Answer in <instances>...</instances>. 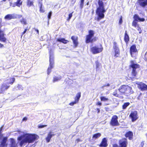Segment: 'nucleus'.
Returning a JSON list of instances; mask_svg holds the SVG:
<instances>
[{"label":"nucleus","instance_id":"f257e3e1","mask_svg":"<svg viewBox=\"0 0 147 147\" xmlns=\"http://www.w3.org/2000/svg\"><path fill=\"white\" fill-rule=\"evenodd\" d=\"M24 138L22 140L20 144L21 146H22L25 143H32L37 139L38 136L35 134H26L23 136Z\"/></svg>","mask_w":147,"mask_h":147},{"label":"nucleus","instance_id":"f03ea898","mask_svg":"<svg viewBox=\"0 0 147 147\" xmlns=\"http://www.w3.org/2000/svg\"><path fill=\"white\" fill-rule=\"evenodd\" d=\"M118 90L122 95L124 94L126 96H128L134 92L132 88L126 84L121 85Z\"/></svg>","mask_w":147,"mask_h":147},{"label":"nucleus","instance_id":"7ed1b4c3","mask_svg":"<svg viewBox=\"0 0 147 147\" xmlns=\"http://www.w3.org/2000/svg\"><path fill=\"white\" fill-rule=\"evenodd\" d=\"M95 32L92 30H90L88 31V34L86 35L85 42L86 43H92L96 41L97 39L96 37L94 36Z\"/></svg>","mask_w":147,"mask_h":147},{"label":"nucleus","instance_id":"20e7f679","mask_svg":"<svg viewBox=\"0 0 147 147\" xmlns=\"http://www.w3.org/2000/svg\"><path fill=\"white\" fill-rule=\"evenodd\" d=\"M131 64L129 65L130 68H132L131 75L134 77H136L137 75V72L136 69L140 68V65L137 63H135L133 60L130 61Z\"/></svg>","mask_w":147,"mask_h":147},{"label":"nucleus","instance_id":"39448f33","mask_svg":"<svg viewBox=\"0 0 147 147\" xmlns=\"http://www.w3.org/2000/svg\"><path fill=\"white\" fill-rule=\"evenodd\" d=\"M103 50V48L102 45H100L99 47L94 46L92 47L90 49V51L94 54L99 53L101 52Z\"/></svg>","mask_w":147,"mask_h":147},{"label":"nucleus","instance_id":"423d86ee","mask_svg":"<svg viewBox=\"0 0 147 147\" xmlns=\"http://www.w3.org/2000/svg\"><path fill=\"white\" fill-rule=\"evenodd\" d=\"M118 117L116 115H113L110 122V125L112 126H118L119 125L118 121Z\"/></svg>","mask_w":147,"mask_h":147},{"label":"nucleus","instance_id":"0eeeda50","mask_svg":"<svg viewBox=\"0 0 147 147\" xmlns=\"http://www.w3.org/2000/svg\"><path fill=\"white\" fill-rule=\"evenodd\" d=\"M129 53L131 56L132 57H134V55L138 53V50L135 44H134L130 47L129 48Z\"/></svg>","mask_w":147,"mask_h":147},{"label":"nucleus","instance_id":"6e6552de","mask_svg":"<svg viewBox=\"0 0 147 147\" xmlns=\"http://www.w3.org/2000/svg\"><path fill=\"white\" fill-rule=\"evenodd\" d=\"M118 143L120 147H127L128 142L127 138H123L119 140Z\"/></svg>","mask_w":147,"mask_h":147},{"label":"nucleus","instance_id":"1a4fd4ad","mask_svg":"<svg viewBox=\"0 0 147 147\" xmlns=\"http://www.w3.org/2000/svg\"><path fill=\"white\" fill-rule=\"evenodd\" d=\"M2 26V25H0V41L3 43H7V40L5 36L3 31L1 30Z\"/></svg>","mask_w":147,"mask_h":147},{"label":"nucleus","instance_id":"9d476101","mask_svg":"<svg viewBox=\"0 0 147 147\" xmlns=\"http://www.w3.org/2000/svg\"><path fill=\"white\" fill-rule=\"evenodd\" d=\"M138 88L141 91L147 90V85L145 84L140 82L136 83Z\"/></svg>","mask_w":147,"mask_h":147},{"label":"nucleus","instance_id":"9b49d317","mask_svg":"<svg viewBox=\"0 0 147 147\" xmlns=\"http://www.w3.org/2000/svg\"><path fill=\"white\" fill-rule=\"evenodd\" d=\"M7 83H4L2 84L0 88V94H3L5 90L8 89L10 87Z\"/></svg>","mask_w":147,"mask_h":147},{"label":"nucleus","instance_id":"f8f14e48","mask_svg":"<svg viewBox=\"0 0 147 147\" xmlns=\"http://www.w3.org/2000/svg\"><path fill=\"white\" fill-rule=\"evenodd\" d=\"M81 96V92H79L78 93L74 98V101L70 102L69 105L70 106H73L74 104L78 103Z\"/></svg>","mask_w":147,"mask_h":147},{"label":"nucleus","instance_id":"ddd939ff","mask_svg":"<svg viewBox=\"0 0 147 147\" xmlns=\"http://www.w3.org/2000/svg\"><path fill=\"white\" fill-rule=\"evenodd\" d=\"M129 117L131 118L132 121H135L138 118L137 112L136 111L131 112L129 115Z\"/></svg>","mask_w":147,"mask_h":147},{"label":"nucleus","instance_id":"4468645a","mask_svg":"<svg viewBox=\"0 0 147 147\" xmlns=\"http://www.w3.org/2000/svg\"><path fill=\"white\" fill-rule=\"evenodd\" d=\"M49 66L47 69V74H49L51 71V69L53 67L54 64V60L53 58L50 57L49 59Z\"/></svg>","mask_w":147,"mask_h":147},{"label":"nucleus","instance_id":"2eb2a0df","mask_svg":"<svg viewBox=\"0 0 147 147\" xmlns=\"http://www.w3.org/2000/svg\"><path fill=\"white\" fill-rule=\"evenodd\" d=\"M124 136L126 138H128L129 140H131L133 138V133L132 131H128L125 133Z\"/></svg>","mask_w":147,"mask_h":147},{"label":"nucleus","instance_id":"dca6fc26","mask_svg":"<svg viewBox=\"0 0 147 147\" xmlns=\"http://www.w3.org/2000/svg\"><path fill=\"white\" fill-rule=\"evenodd\" d=\"M107 142V139L105 138H103L99 145V147H107L108 145Z\"/></svg>","mask_w":147,"mask_h":147},{"label":"nucleus","instance_id":"f3484780","mask_svg":"<svg viewBox=\"0 0 147 147\" xmlns=\"http://www.w3.org/2000/svg\"><path fill=\"white\" fill-rule=\"evenodd\" d=\"M71 39L73 41L74 45V47L76 48L78 46V37L75 36H72L71 37Z\"/></svg>","mask_w":147,"mask_h":147},{"label":"nucleus","instance_id":"a211bd4d","mask_svg":"<svg viewBox=\"0 0 147 147\" xmlns=\"http://www.w3.org/2000/svg\"><path fill=\"white\" fill-rule=\"evenodd\" d=\"M139 5L142 7H144L147 6V0H138Z\"/></svg>","mask_w":147,"mask_h":147},{"label":"nucleus","instance_id":"6ab92c4d","mask_svg":"<svg viewBox=\"0 0 147 147\" xmlns=\"http://www.w3.org/2000/svg\"><path fill=\"white\" fill-rule=\"evenodd\" d=\"M114 96L119 98H123V97L122 96V94L119 91L118 92L117 90H115L113 93Z\"/></svg>","mask_w":147,"mask_h":147},{"label":"nucleus","instance_id":"aec40b11","mask_svg":"<svg viewBox=\"0 0 147 147\" xmlns=\"http://www.w3.org/2000/svg\"><path fill=\"white\" fill-rule=\"evenodd\" d=\"M134 20L139 22H144L145 21V19L143 18H140L137 14H135L133 17Z\"/></svg>","mask_w":147,"mask_h":147},{"label":"nucleus","instance_id":"412c9836","mask_svg":"<svg viewBox=\"0 0 147 147\" xmlns=\"http://www.w3.org/2000/svg\"><path fill=\"white\" fill-rule=\"evenodd\" d=\"M124 40L126 44H128L129 41V38L127 34L126 30H125V32L124 37Z\"/></svg>","mask_w":147,"mask_h":147},{"label":"nucleus","instance_id":"4be33fe9","mask_svg":"<svg viewBox=\"0 0 147 147\" xmlns=\"http://www.w3.org/2000/svg\"><path fill=\"white\" fill-rule=\"evenodd\" d=\"M55 135V134H52V132H49L47 137L45 138L46 142H49L50 141L51 138L52 137V136H54Z\"/></svg>","mask_w":147,"mask_h":147},{"label":"nucleus","instance_id":"5701e85b","mask_svg":"<svg viewBox=\"0 0 147 147\" xmlns=\"http://www.w3.org/2000/svg\"><path fill=\"white\" fill-rule=\"evenodd\" d=\"M114 50V56L115 58L119 57L120 55V51L119 49H115Z\"/></svg>","mask_w":147,"mask_h":147},{"label":"nucleus","instance_id":"b1692460","mask_svg":"<svg viewBox=\"0 0 147 147\" xmlns=\"http://www.w3.org/2000/svg\"><path fill=\"white\" fill-rule=\"evenodd\" d=\"M10 147H17V145L15 140L12 138H11L10 139Z\"/></svg>","mask_w":147,"mask_h":147},{"label":"nucleus","instance_id":"393cba45","mask_svg":"<svg viewBox=\"0 0 147 147\" xmlns=\"http://www.w3.org/2000/svg\"><path fill=\"white\" fill-rule=\"evenodd\" d=\"M22 4V0H17L16 2H15L13 7H15L17 6L18 7H20L21 5Z\"/></svg>","mask_w":147,"mask_h":147},{"label":"nucleus","instance_id":"a878e982","mask_svg":"<svg viewBox=\"0 0 147 147\" xmlns=\"http://www.w3.org/2000/svg\"><path fill=\"white\" fill-rule=\"evenodd\" d=\"M16 18L14 17L13 14H8L6 15L4 17V19L5 20H10L11 19H15Z\"/></svg>","mask_w":147,"mask_h":147},{"label":"nucleus","instance_id":"bb28decb","mask_svg":"<svg viewBox=\"0 0 147 147\" xmlns=\"http://www.w3.org/2000/svg\"><path fill=\"white\" fill-rule=\"evenodd\" d=\"M7 80L9 81V82L7 83V84H10L12 85L14 82L15 79L14 77L9 78V79H8Z\"/></svg>","mask_w":147,"mask_h":147},{"label":"nucleus","instance_id":"cd10ccee","mask_svg":"<svg viewBox=\"0 0 147 147\" xmlns=\"http://www.w3.org/2000/svg\"><path fill=\"white\" fill-rule=\"evenodd\" d=\"M101 136V134L100 133H97L94 134L92 136L93 140H96L100 137Z\"/></svg>","mask_w":147,"mask_h":147},{"label":"nucleus","instance_id":"c85d7f7f","mask_svg":"<svg viewBox=\"0 0 147 147\" xmlns=\"http://www.w3.org/2000/svg\"><path fill=\"white\" fill-rule=\"evenodd\" d=\"M61 76H59L58 77L57 76H54L53 78V82L54 83L55 82H57L59 81L61 79Z\"/></svg>","mask_w":147,"mask_h":147},{"label":"nucleus","instance_id":"c756f323","mask_svg":"<svg viewBox=\"0 0 147 147\" xmlns=\"http://www.w3.org/2000/svg\"><path fill=\"white\" fill-rule=\"evenodd\" d=\"M34 2L33 1H31L30 0H27V5L28 7H30L31 6H34Z\"/></svg>","mask_w":147,"mask_h":147},{"label":"nucleus","instance_id":"7c9ffc66","mask_svg":"<svg viewBox=\"0 0 147 147\" xmlns=\"http://www.w3.org/2000/svg\"><path fill=\"white\" fill-rule=\"evenodd\" d=\"M20 22L22 24L24 25H26L27 24L26 20L24 18H22L20 20Z\"/></svg>","mask_w":147,"mask_h":147},{"label":"nucleus","instance_id":"2f4dec72","mask_svg":"<svg viewBox=\"0 0 147 147\" xmlns=\"http://www.w3.org/2000/svg\"><path fill=\"white\" fill-rule=\"evenodd\" d=\"M39 3L40 4L39 6V11L40 13H44L45 11L42 8V3L40 2H39Z\"/></svg>","mask_w":147,"mask_h":147},{"label":"nucleus","instance_id":"473e14b6","mask_svg":"<svg viewBox=\"0 0 147 147\" xmlns=\"http://www.w3.org/2000/svg\"><path fill=\"white\" fill-rule=\"evenodd\" d=\"M130 103L129 102H126L124 103L122 105V109H126L127 107H128Z\"/></svg>","mask_w":147,"mask_h":147},{"label":"nucleus","instance_id":"72a5a7b5","mask_svg":"<svg viewBox=\"0 0 147 147\" xmlns=\"http://www.w3.org/2000/svg\"><path fill=\"white\" fill-rule=\"evenodd\" d=\"M113 49H119L117 43L115 41L113 42Z\"/></svg>","mask_w":147,"mask_h":147},{"label":"nucleus","instance_id":"f704fd0d","mask_svg":"<svg viewBox=\"0 0 147 147\" xmlns=\"http://www.w3.org/2000/svg\"><path fill=\"white\" fill-rule=\"evenodd\" d=\"M100 100L102 101H106L109 100V99L104 96H101L100 97Z\"/></svg>","mask_w":147,"mask_h":147},{"label":"nucleus","instance_id":"c9c22d12","mask_svg":"<svg viewBox=\"0 0 147 147\" xmlns=\"http://www.w3.org/2000/svg\"><path fill=\"white\" fill-rule=\"evenodd\" d=\"M137 22L134 20L132 22V26L135 27L139 26V25L137 24Z\"/></svg>","mask_w":147,"mask_h":147},{"label":"nucleus","instance_id":"e433bc0d","mask_svg":"<svg viewBox=\"0 0 147 147\" xmlns=\"http://www.w3.org/2000/svg\"><path fill=\"white\" fill-rule=\"evenodd\" d=\"M96 68L97 69L99 67L100 65V63L97 60L95 61Z\"/></svg>","mask_w":147,"mask_h":147},{"label":"nucleus","instance_id":"4c0bfd02","mask_svg":"<svg viewBox=\"0 0 147 147\" xmlns=\"http://www.w3.org/2000/svg\"><path fill=\"white\" fill-rule=\"evenodd\" d=\"M84 0H81L80 1V7L81 9H82L83 7Z\"/></svg>","mask_w":147,"mask_h":147},{"label":"nucleus","instance_id":"58836bf2","mask_svg":"<svg viewBox=\"0 0 147 147\" xmlns=\"http://www.w3.org/2000/svg\"><path fill=\"white\" fill-rule=\"evenodd\" d=\"M30 28V27L28 28V26L26 28L24 29V31L22 33V36L24 34H25L26 33V31L27 30H29Z\"/></svg>","mask_w":147,"mask_h":147},{"label":"nucleus","instance_id":"ea45409f","mask_svg":"<svg viewBox=\"0 0 147 147\" xmlns=\"http://www.w3.org/2000/svg\"><path fill=\"white\" fill-rule=\"evenodd\" d=\"M73 13V12H72L71 13H69L68 15V17L67 19V20L69 21L70 19L71 18L72 16V14Z\"/></svg>","mask_w":147,"mask_h":147},{"label":"nucleus","instance_id":"a19ab883","mask_svg":"<svg viewBox=\"0 0 147 147\" xmlns=\"http://www.w3.org/2000/svg\"><path fill=\"white\" fill-rule=\"evenodd\" d=\"M69 42V41H68L67 40H65L64 38H63L62 43L65 44H66L68 42Z\"/></svg>","mask_w":147,"mask_h":147},{"label":"nucleus","instance_id":"79ce46f5","mask_svg":"<svg viewBox=\"0 0 147 147\" xmlns=\"http://www.w3.org/2000/svg\"><path fill=\"white\" fill-rule=\"evenodd\" d=\"M122 16H121L120 18L119 21V24L120 25H121L122 24Z\"/></svg>","mask_w":147,"mask_h":147},{"label":"nucleus","instance_id":"37998d69","mask_svg":"<svg viewBox=\"0 0 147 147\" xmlns=\"http://www.w3.org/2000/svg\"><path fill=\"white\" fill-rule=\"evenodd\" d=\"M52 15L51 11H50L48 15V18L49 19L51 18V16Z\"/></svg>","mask_w":147,"mask_h":147},{"label":"nucleus","instance_id":"c03bdc74","mask_svg":"<svg viewBox=\"0 0 147 147\" xmlns=\"http://www.w3.org/2000/svg\"><path fill=\"white\" fill-rule=\"evenodd\" d=\"M47 125H40L38 126V128H41L47 126Z\"/></svg>","mask_w":147,"mask_h":147},{"label":"nucleus","instance_id":"a18cd8bd","mask_svg":"<svg viewBox=\"0 0 147 147\" xmlns=\"http://www.w3.org/2000/svg\"><path fill=\"white\" fill-rule=\"evenodd\" d=\"M138 28V30L139 31V33L141 34L142 32V30L141 29V28L139 26H138L137 27Z\"/></svg>","mask_w":147,"mask_h":147},{"label":"nucleus","instance_id":"49530a36","mask_svg":"<svg viewBox=\"0 0 147 147\" xmlns=\"http://www.w3.org/2000/svg\"><path fill=\"white\" fill-rule=\"evenodd\" d=\"M147 52H146V53L145 54L144 56V59L146 61L147 60Z\"/></svg>","mask_w":147,"mask_h":147},{"label":"nucleus","instance_id":"de8ad7c7","mask_svg":"<svg viewBox=\"0 0 147 147\" xmlns=\"http://www.w3.org/2000/svg\"><path fill=\"white\" fill-rule=\"evenodd\" d=\"M35 146V145L34 144H33L32 145H30L29 144H28L26 147H34Z\"/></svg>","mask_w":147,"mask_h":147},{"label":"nucleus","instance_id":"09e8293b","mask_svg":"<svg viewBox=\"0 0 147 147\" xmlns=\"http://www.w3.org/2000/svg\"><path fill=\"white\" fill-rule=\"evenodd\" d=\"M63 39V38H57L56 40V41L62 42Z\"/></svg>","mask_w":147,"mask_h":147},{"label":"nucleus","instance_id":"8fccbe9b","mask_svg":"<svg viewBox=\"0 0 147 147\" xmlns=\"http://www.w3.org/2000/svg\"><path fill=\"white\" fill-rule=\"evenodd\" d=\"M112 147H120L119 145L117 144H114L112 145Z\"/></svg>","mask_w":147,"mask_h":147},{"label":"nucleus","instance_id":"3c124183","mask_svg":"<svg viewBox=\"0 0 147 147\" xmlns=\"http://www.w3.org/2000/svg\"><path fill=\"white\" fill-rule=\"evenodd\" d=\"M97 105L101 106L102 105V103L100 102H98L96 104Z\"/></svg>","mask_w":147,"mask_h":147},{"label":"nucleus","instance_id":"603ef678","mask_svg":"<svg viewBox=\"0 0 147 147\" xmlns=\"http://www.w3.org/2000/svg\"><path fill=\"white\" fill-rule=\"evenodd\" d=\"M3 127V125H2L0 127V133L2 134V131Z\"/></svg>","mask_w":147,"mask_h":147},{"label":"nucleus","instance_id":"864d4df0","mask_svg":"<svg viewBox=\"0 0 147 147\" xmlns=\"http://www.w3.org/2000/svg\"><path fill=\"white\" fill-rule=\"evenodd\" d=\"M27 120V118L26 117H24L22 119V121H26Z\"/></svg>","mask_w":147,"mask_h":147},{"label":"nucleus","instance_id":"5fc2aeb1","mask_svg":"<svg viewBox=\"0 0 147 147\" xmlns=\"http://www.w3.org/2000/svg\"><path fill=\"white\" fill-rule=\"evenodd\" d=\"M3 135L2 134L0 133V140H1L2 138V139L3 138Z\"/></svg>","mask_w":147,"mask_h":147},{"label":"nucleus","instance_id":"6e6d98bb","mask_svg":"<svg viewBox=\"0 0 147 147\" xmlns=\"http://www.w3.org/2000/svg\"><path fill=\"white\" fill-rule=\"evenodd\" d=\"M22 138V136H19L18 138V140H21Z\"/></svg>","mask_w":147,"mask_h":147},{"label":"nucleus","instance_id":"4d7b16f0","mask_svg":"<svg viewBox=\"0 0 147 147\" xmlns=\"http://www.w3.org/2000/svg\"><path fill=\"white\" fill-rule=\"evenodd\" d=\"M4 47L3 45L0 43V48H3Z\"/></svg>","mask_w":147,"mask_h":147},{"label":"nucleus","instance_id":"13d9d810","mask_svg":"<svg viewBox=\"0 0 147 147\" xmlns=\"http://www.w3.org/2000/svg\"><path fill=\"white\" fill-rule=\"evenodd\" d=\"M4 47L3 45L0 43V48H3Z\"/></svg>","mask_w":147,"mask_h":147},{"label":"nucleus","instance_id":"bf43d9fd","mask_svg":"<svg viewBox=\"0 0 147 147\" xmlns=\"http://www.w3.org/2000/svg\"><path fill=\"white\" fill-rule=\"evenodd\" d=\"M22 16L21 15H18V18H22Z\"/></svg>","mask_w":147,"mask_h":147},{"label":"nucleus","instance_id":"052dcab7","mask_svg":"<svg viewBox=\"0 0 147 147\" xmlns=\"http://www.w3.org/2000/svg\"><path fill=\"white\" fill-rule=\"evenodd\" d=\"M110 86V84H107L106 85H104L103 86L104 87H106V86Z\"/></svg>","mask_w":147,"mask_h":147},{"label":"nucleus","instance_id":"680f3d73","mask_svg":"<svg viewBox=\"0 0 147 147\" xmlns=\"http://www.w3.org/2000/svg\"><path fill=\"white\" fill-rule=\"evenodd\" d=\"M96 110L97 111V113H99L100 112V110L98 108H97Z\"/></svg>","mask_w":147,"mask_h":147},{"label":"nucleus","instance_id":"e2e57ef3","mask_svg":"<svg viewBox=\"0 0 147 147\" xmlns=\"http://www.w3.org/2000/svg\"><path fill=\"white\" fill-rule=\"evenodd\" d=\"M35 30L36 32L38 34H39V31H38V30L37 29H35Z\"/></svg>","mask_w":147,"mask_h":147},{"label":"nucleus","instance_id":"0e129e2a","mask_svg":"<svg viewBox=\"0 0 147 147\" xmlns=\"http://www.w3.org/2000/svg\"><path fill=\"white\" fill-rule=\"evenodd\" d=\"M77 140L78 141V142L80 141V140L79 139Z\"/></svg>","mask_w":147,"mask_h":147},{"label":"nucleus","instance_id":"69168bd1","mask_svg":"<svg viewBox=\"0 0 147 147\" xmlns=\"http://www.w3.org/2000/svg\"><path fill=\"white\" fill-rule=\"evenodd\" d=\"M146 138H147V134H146Z\"/></svg>","mask_w":147,"mask_h":147},{"label":"nucleus","instance_id":"338daca9","mask_svg":"<svg viewBox=\"0 0 147 147\" xmlns=\"http://www.w3.org/2000/svg\"><path fill=\"white\" fill-rule=\"evenodd\" d=\"M143 147V146H142L141 147Z\"/></svg>","mask_w":147,"mask_h":147}]
</instances>
